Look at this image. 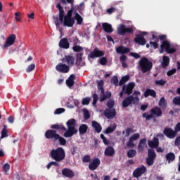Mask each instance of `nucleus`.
Wrapping results in <instances>:
<instances>
[{
  "mask_svg": "<svg viewBox=\"0 0 180 180\" xmlns=\"http://www.w3.org/2000/svg\"><path fill=\"white\" fill-rule=\"evenodd\" d=\"M89 102H91V98L86 97L82 99V105H89Z\"/></svg>",
  "mask_w": 180,
  "mask_h": 180,
  "instance_id": "obj_50",
  "label": "nucleus"
},
{
  "mask_svg": "<svg viewBox=\"0 0 180 180\" xmlns=\"http://www.w3.org/2000/svg\"><path fill=\"white\" fill-rule=\"evenodd\" d=\"M59 134H57V131L54 129H48L44 134L46 139L49 140H54V141H57V138Z\"/></svg>",
  "mask_w": 180,
  "mask_h": 180,
  "instance_id": "obj_10",
  "label": "nucleus"
},
{
  "mask_svg": "<svg viewBox=\"0 0 180 180\" xmlns=\"http://www.w3.org/2000/svg\"><path fill=\"white\" fill-rule=\"evenodd\" d=\"M76 124H77V122L74 118L69 120L66 122V126H68V130L66 129V131L63 134L64 137H66V138L72 137L74 134H77V133H78V130L75 129Z\"/></svg>",
  "mask_w": 180,
  "mask_h": 180,
  "instance_id": "obj_3",
  "label": "nucleus"
},
{
  "mask_svg": "<svg viewBox=\"0 0 180 180\" xmlns=\"http://www.w3.org/2000/svg\"><path fill=\"white\" fill-rule=\"evenodd\" d=\"M68 4H70L71 8L67 12V14H64L62 20H60L58 16H53V19L55 22L56 26H60V23L63 24V26L66 27H72L75 23V18L72 17V15L75 13V8H74V0H66Z\"/></svg>",
  "mask_w": 180,
  "mask_h": 180,
  "instance_id": "obj_1",
  "label": "nucleus"
},
{
  "mask_svg": "<svg viewBox=\"0 0 180 180\" xmlns=\"http://www.w3.org/2000/svg\"><path fill=\"white\" fill-rule=\"evenodd\" d=\"M36 68V65L34 63H32L31 65H28L26 69L27 72H32Z\"/></svg>",
  "mask_w": 180,
  "mask_h": 180,
  "instance_id": "obj_46",
  "label": "nucleus"
},
{
  "mask_svg": "<svg viewBox=\"0 0 180 180\" xmlns=\"http://www.w3.org/2000/svg\"><path fill=\"white\" fill-rule=\"evenodd\" d=\"M148 96H152V98H157V93L151 89H147L144 92V97L148 98Z\"/></svg>",
  "mask_w": 180,
  "mask_h": 180,
  "instance_id": "obj_25",
  "label": "nucleus"
},
{
  "mask_svg": "<svg viewBox=\"0 0 180 180\" xmlns=\"http://www.w3.org/2000/svg\"><path fill=\"white\" fill-rule=\"evenodd\" d=\"M169 65V57L164 56L162 57V68H167Z\"/></svg>",
  "mask_w": 180,
  "mask_h": 180,
  "instance_id": "obj_31",
  "label": "nucleus"
},
{
  "mask_svg": "<svg viewBox=\"0 0 180 180\" xmlns=\"http://www.w3.org/2000/svg\"><path fill=\"white\" fill-rule=\"evenodd\" d=\"M99 63L101 65H106V64H108V58L102 56V58L99 60Z\"/></svg>",
  "mask_w": 180,
  "mask_h": 180,
  "instance_id": "obj_44",
  "label": "nucleus"
},
{
  "mask_svg": "<svg viewBox=\"0 0 180 180\" xmlns=\"http://www.w3.org/2000/svg\"><path fill=\"white\" fill-rule=\"evenodd\" d=\"M180 131V122L177 123L174 127V131L169 127L165 128L163 133L167 139H174L176 137V134Z\"/></svg>",
  "mask_w": 180,
  "mask_h": 180,
  "instance_id": "obj_5",
  "label": "nucleus"
},
{
  "mask_svg": "<svg viewBox=\"0 0 180 180\" xmlns=\"http://www.w3.org/2000/svg\"><path fill=\"white\" fill-rule=\"evenodd\" d=\"M150 113V114L144 112L142 114V117H143V119L145 118L147 122H148V120H151V119L154 117V115L157 116V117H161V116H162V110L157 106L151 108Z\"/></svg>",
  "mask_w": 180,
  "mask_h": 180,
  "instance_id": "obj_4",
  "label": "nucleus"
},
{
  "mask_svg": "<svg viewBox=\"0 0 180 180\" xmlns=\"http://www.w3.org/2000/svg\"><path fill=\"white\" fill-rule=\"evenodd\" d=\"M11 168V165L8 163H6L4 166H3V169L5 172V174H6V172H8V171H9Z\"/></svg>",
  "mask_w": 180,
  "mask_h": 180,
  "instance_id": "obj_57",
  "label": "nucleus"
},
{
  "mask_svg": "<svg viewBox=\"0 0 180 180\" xmlns=\"http://www.w3.org/2000/svg\"><path fill=\"white\" fill-rule=\"evenodd\" d=\"M59 47H60V49H65L66 50L70 49V42H68V39L67 38H63L60 39L59 42Z\"/></svg>",
  "mask_w": 180,
  "mask_h": 180,
  "instance_id": "obj_23",
  "label": "nucleus"
},
{
  "mask_svg": "<svg viewBox=\"0 0 180 180\" xmlns=\"http://www.w3.org/2000/svg\"><path fill=\"white\" fill-rule=\"evenodd\" d=\"M105 56V52L103 51L99 50L98 48H95L90 54H89V58H98L100 57H103Z\"/></svg>",
  "mask_w": 180,
  "mask_h": 180,
  "instance_id": "obj_12",
  "label": "nucleus"
},
{
  "mask_svg": "<svg viewBox=\"0 0 180 180\" xmlns=\"http://www.w3.org/2000/svg\"><path fill=\"white\" fill-rule=\"evenodd\" d=\"M64 112H65V109L64 108H57L54 113L55 115H61V113H64Z\"/></svg>",
  "mask_w": 180,
  "mask_h": 180,
  "instance_id": "obj_51",
  "label": "nucleus"
},
{
  "mask_svg": "<svg viewBox=\"0 0 180 180\" xmlns=\"http://www.w3.org/2000/svg\"><path fill=\"white\" fill-rule=\"evenodd\" d=\"M75 75H70L68 79L66 80V85L68 86V88H71L74 86V84H75Z\"/></svg>",
  "mask_w": 180,
  "mask_h": 180,
  "instance_id": "obj_24",
  "label": "nucleus"
},
{
  "mask_svg": "<svg viewBox=\"0 0 180 180\" xmlns=\"http://www.w3.org/2000/svg\"><path fill=\"white\" fill-rule=\"evenodd\" d=\"M72 50L73 51H75V53H79L81 51H82V50H84V48H82L80 46L78 45H75L72 47Z\"/></svg>",
  "mask_w": 180,
  "mask_h": 180,
  "instance_id": "obj_41",
  "label": "nucleus"
},
{
  "mask_svg": "<svg viewBox=\"0 0 180 180\" xmlns=\"http://www.w3.org/2000/svg\"><path fill=\"white\" fill-rule=\"evenodd\" d=\"M56 8H58L59 11V15L58 18H60V20H63V18H64V15H65V11H64V8L60 3L56 5Z\"/></svg>",
  "mask_w": 180,
  "mask_h": 180,
  "instance_id": "obj_30",
  "label": "nucleus"
},
{
  "mask_svg": "<svg viewBox=\"0 0 180 180\" xmlns=\"http://www.w3.org/2000/svg\"><path fill=\"white\" fill-rule=\"evenodd\" d=\"M107 106L108 108L107 109H113V106H115V101L112 100H110L107 102Z\"/></svg>",
  "mask_w": 180,
  "mask_h": 180,
  "instance_id": "obj_48",
  "label": "nucleus"
},
{
  "mask_svg": "<svg viewBox=\"0 0 180 180\" xmlns=\"http://www.w3.org/2000/svg\"><path fill=\"white\" fill-rule=\"evenodd\" d=\"M88 131V125L82 124L79 127V134H85Z\"/></svg>",
  "mask_w": 180,
  "mask_h": 180,
  "instance_id": "obj_33",
  "label": "nucleus"
},
{
  "mask_svg": "<svg viewBox=\"0 0 180 180\" xmlns=\"http://www.w3.org/2000/svg\"><path fill=\"white\" fill-rule=\"evenodd\" d=\"M165 50L168 54H174V53H176V49L171 47V44L167 40L163 41L160 45V49L159 51L160 54H162Z\"/></svg>",
  "mask_w": 180,
  "mask_h": 180,
  "instance_id": "obj_6",
  "label": "nucleus"
},
{
  "mask_svg": "<svg viewBox=\"0 0 180 180\" xmlns=\"http://www.w3.org/2000/svg\"><path fill=\"white\" fill-rule=\"evenodd\" d=\"M134 41L139 46H146V44H147V39H146V38H144V35L141 34H136Z\"/></svg>",
  "mask_w": 180,
  "mask_h": 180,
  "instance_id": "obj_14",
  "label": "nucleus"
},
{
  "mask_svg": "<svg viewBox=\"0 0 180 180\" xmlns=\"http://www.w3.org/2000/svg\"><path fill=\"white\" fill-rule=\"evenodd\" d=\"M8 137V131H6V126L4 125V128L1 131V139Z\"/></svg>",
  "mask_w": 180,
  "mask_h": 180,
  "instance_id": "obj_49",
  "label": "nucleus"
},
{
  "mask_svg": "<svg viewBox=\"0 0 180 180\" xmlns=\"http://www.w3.org/2000/svg\"><path fill=\"white\" fill-rule=\"evenodd\" d=\"M134 82H129L127 85L124 84L122 88V91L120 93V98H123V95L130 96L133 94V89H134Z\"/></svg>",
  "mask_w": 180,
  "mask_h": 180,
  "instance_id": "obj_7",
  "label": "nucleus"
},
{
  "mask_svg": "<svg viewBox=\"0 0 180 180\" xmlns=\"http://www.w3.org/2000/svg\"><path fill=\"white\" fill-rule=\"evenodd\" d=\"M99 165H101V160L99 158L94 159L89 165V169H90V171H95Z\"/></svg>",
  "mask_w": 180,
  "mask_h": 180,
  "instance_id": "obj_19",
  "label": "nucleus"
},
{
  "mask_svg": "<svg viewBox=\"0 0 180 180\" xmlns=\"http://www.w3.org/2000/svg\"><path fill=\"white\" fill-rule=\"evenodd\" d=\"M62 174L66 176V178H74V176H75L74 172L68 168H65L62 170Z\"/></svg>",
  "mask_w": 180,
  "mask_h": 180,
  "instance_id": "obj_21",
  "label": "nucleus"
},
{
  "mask_svg": "<svg viewBox=\"0 0 180 180\" xmlns=\"http://www.w3.org/2000/svg\"><path fill=\"white\" fill-rule=\"evenodd\" d=\"M113 154H115V149L113 147L109 146L105 150V155L107 157H112Z\"/></svg>",
  "mask_w": 180,
  "mask_h": 180,
  "instance_id": "obj_32",
  "label": "nucleus"
},
{
  "mask_svg": "<svg viewBox=\"0 0 180 180\" xmlns=\"http://www.w3.org/2000/svg\"><path fill=\"white\" fill-rule=\"evenodd\" d=\"M99 101V97H98V94H93V106H96V103Z\"/></svg>",
  "mask_w": 180,
  "mask_h": 180,
  "instance_id": "obj_47",
  "label": "nucleus"
},
{
  "mask_svg": "<svg viewBox=\"0 0 180 180\" xmlns=\"http://www.w3.org/2000/svg\"><path fill=\"white\" fill-rule=\"evenodd\" d=\"M116 110L112 109H105L104 111V115L107 119H114L116 117Z\"/></svg>",
  "mask_w": 180,
  "mask_h": 180,
  "instance_id": "obj_18",
  "label": "nucleus"
},
{
  "mask_svg": "<svg viewBox=\"0 0 180 180\" xmlns=\"http://www.w3.org/2000/svg\"><path fill=\"white\" fill-rule=\"evenodd\" d=\"M134 155H136V150L131 149L128 151L127 153V157L129 158H133V157H134Z\"/></svg>",
  "mask_w": 180,
  "mask_h": 180,
  "instance_id": "obj_45",
  "label": "nucleus"
},
{
  "mask_svg": "<svg viewBox=\"0 0 180 180\" xmlns=\"http://www.w3.org/2000/svg\"><path fill=\"white\" fill-rule=\"evenodd\" d=\"M116 129V127H108L105 131V134H109L110 133H113V131H115V130Z\"/></svg>",
  "mask_w": 180,
  "mask_h": 180,
  "instance_id": "obj_43",
  "label": "nucleus"
},
{
  "mask_svg": "<svg viewBox=\"0 0 180 180\" xmlns=\"http://www.w3.org/2000/svg\"><path fill=\"white\" fill-rule=\"evenodd\" d=\"M51 129L55 130H62V131H67V128L63 125V124H54L51 126Z\"/></svg>",
  "mask_w": 180,
  "mask_h": 180,
  "instance_id": "obj_29",
  "label": "nucleus"
},
{
  "mask_svg": "<svg viewBox=\"0 0 180 180\" xmlns=\"http://www.w3.org/2000/svg\"><path fill=\"white\" fill-rule=\"evenodd\" d=\"M16 40V35L15 34H10L4 44V47H11V46H13L15 44V41Z\"/></svg>",
  "mask_w": 180,
  "mask_h": 180,
  "instance_id": "obj_17",
  "label": "nucleus"
},
{
  "mask_svg": "<svg viewBox=\"0 0 180 180\" xmlns=\"http://www.w3.org/2000/svg\"><path fill=\"white\" fill-rule=\"evenodd\" d=\"M165 157L166 158H175V154L174 153H169Z\"/></svg>",
  "mask_w": 180,
  "mask_h": 180,
  "instance_id": "obj_63",
  "label": "nucleus"
},
{
  "mask_svg": "<svg viewBox=\"0 0 180 180\" xmlns=\"http://www.w3.org/2000/svg\"><path fill=\"white\" fill-rule=\"evenodd\" d=\"M147 172V167L146 166L142 165L141 167H138L134 169L133 172V177L134 178H140L143 174H146Z\"/></svg>",
  "mask_w": 180,
  "mask_h": 180,
  "instance_id": "obj_13",
  "label": "nucleus"
},
{
  "mask_svg": "<svg viewBox=\"0 0 180 180\" xmlns=\"http://www.w3.org/2000/svg\"><path fill=\"white\" fill-rule=\"evenodd\" d=\"M133 139H131V138L129 139L128 143H127V146L128 147H134V143H133Z\"/></svg>",
  "mask_w": 180,
  "mask_h": 180,
  "instance_id": "obj_64",
  "label": "nucleus"
},
{
  "mask_svg": "<svg viewBox=\"0 0 180 180\" xmlns=\"http://www.w3.org/2000/svg\"><path fill=\"white\" fill-rule=\"evenodd\" d=\"M175 72H176V69L173 68L167 72V77H171L172 75H174V74H175Z\"/></svg>",
  "mask_w": 180,
  "mask_h": 180,
  "instance_id": "obj_55",
  "label": "nucleus"
},
{
  "mask_svg": "<svg viewBox=\"0 0 180 180\" xmlns=\"http://www.w3.org/2000/svg\"><path fill=\"white\" fill-rule=\"evenodd\" d=\"M158 105L160 108H165V106H167V101H165V98L162 97L159 101Z\"/></svg>",
  "mask_w": 180,
  "mask_h": 180,
  "instance_id": "obj_36",
  "label": "nucleus"
},
{
  "mask_svg": "<svg viewBox=\"0 0 180 180\" xmlns=\"http://www.w3.org/2000/svg\"><path fill=\"white\" fill-rule=\"evenodd\" d=\"M148 146L150 148H157L160 146V140L157 137H154L153 141H148Z\"/></svg>",
  "mask_w": 180,
  "mask_h": 180,
  "instance_id": "obj_22",
  "label": "nucleus"
},
{
  "mask_svg": "<svg viewBox=\"0 0 180 180\" xmlns=\"http://www.w3.org/2000/svg\"><path fill=\"white\" fill-rule=\"evenodd\" d=\"M139 101V96H137L135 97L133 96H129L122 101V108H128V106H130L131 103H133V105H137Z\"/></svg>",
  "mask_w": 180,
  "mask_h": 180,
  "instance_id": "obj_8",
  "label": "nucleus"
},
{
  "mask_svg": "<svg viewBox=\"0 0 180 180\" xmlns=\"http://www.w3.org/2000/svg\"><path fill=\"white\" fill-rule=\"evenodd\" d=\"M134 30H133V28H127L126 25L123 24L120 25V27L117 28V34H120V36H124L126 33H134Z\"/></svg>",
  "mask_w": 180,
  "mask_h": 180,
  "instance_id": "obj_11",
  "label": "nucleus"
},
{
  "mask_svg": "<svg viewBox=\"0 0 180 180\" xmlns=\"http://www.w3.org/2000/svg\"><path fill=\"white\" fill-rule=\"evenodd\" d=\"M91 127L96 133H101V131H102V126L96 121L91 122Z\"/></svg>",
  "mask_w": 180,
  "mask_h": 180,
  "instance_id": "obj_26",
  "label": "nucleus"
},
{
  "mask_svg": "<svg viewBox=\"0 0 180 180\" xmlns=\"http://www.w3.org/2000/svg\"><path fill=\"white\" fill-rule=\"evenodd\" d=\"M116 52L117 54H122V56L127 54V53H130V48H127L123 46H119L116 48Z\"/></svg>",
  "mask_w": 180,
  "mask_h": 180,
  "instance_id": "obj_20",
  "label": "nucleus"
},
{
  "mask_svg": "<svg viewBox=\"0 0 180 180\" xmlns=\"http://www.w3.org/2000/svg\"><path fill=\"white\" fill-rule=\"evenodd\" d=\"M115 11H116V8L110 7V8H108L106 10V13H108V15H112V13H113V12H115Z\"/></svg>",
  "mask_w": 180,
  "mask_h": 180,
  "instance_id": "obj_56",
  "label": "nucleus"
},
{
  "mask_svg": "<svg viewBox=\"0 0 180 180\" xmlns=\"http://www.w3.org/2000/svg\"><path fill=\"white\" fill-rule=\"evenodd\" d=\"M148 158H155L157 155H155V152L153 149L148 150Z\"/></svg>",
  "mask_w": 180,
  "mask_h": 180,
  "instance_id": "obj_42",
  "label": "nucleus"
},
{
  "mask_svg": "<svg viewBox=\"0 0 180 180\" xmlns=\"http://www.w3.org/2000/svg\"><path fill=\"white\" fill-rule=\"evenodd\" d=\"M62 63H66L69 67H72L75 64V58L71 55H66L62 58Z\"/></svg>",
  "mask_w": 180,
  "mask_h": 180,
  "instance_id": "obj_16",
  "label": "nucleus"
},
{
  "mask_svg": "<svg viewBox=\"0 0 180 180\" xmlns=\"http://www.w3.org/2000/svg\"><path fill=\"white\" fill-rule=\"evenodd\" d=\"M120 63H126L127 60V56L126 55H122L120 58Z\"/></svg>",
  "mask_w": 180,
  "mask_h": 180,
  "instance_id": "obj_61",
  "label": "nucleus"
},
{
  "mask_svg": "<svg viewBox=\"0 0 180 180\" xmlns=\"http://www.w3.org/2000/svg\"><path fill=\"white\" fill-rule=\"evenodd\" d=\"M139 67L143 74H147L153 70V62L148 58L142 57L139 62Z\"/></svg>",
  "mask_w": 180,
  "mask_h": 180,
  "instance_id": "obj_2",
  "label": "nucleus"
},
{
  "mask_svg": "<svg viewBox=\"0 0 180 180\" xmlns=\"http://www.w3.org/2000/svg\"><path fill=\"white\" fill-rule=\"evenodd\" d=\"M146 164L149 167H151L154 164V158H146Z\"/></svg>",
  "mask_w": 180,
  "mask_h": 180,
  "instance_id": "obj_52",
  "label": "nucleus"
},
{
  "mask_svg": "<svg viewBox=\"0 0 180 180\" xmlns=\"http://www.w3.org/2000/svg\"><path fill=\"white\" fill-rule=\"evenodd\" d=\"M111 82L115 85V86H119V78H117V76H114L111 79Z\"/></svg>",
  "mask_w": 180,
  "mask_h": 180,
  "instance_id": "obj_38",
  "label": "nucleus"
},
{
  "mask_svg": "<svg viewBox=\"0 0 180 180\" xmlns=\"http://www.w3.org/2000/svg\"><path fill=\"white\" fill-rule=\"evenodd\" d=\"M20 15L21 14L19 12L15 13V19L17 22H20Z\"/></svg>",
  "mask_w": 180,
  "mask_h": 180,
  "instance_id": "obj_62",
  "label": "nucleus"
},
{
  "mask_svg": "<svg viewBox=\"0 0 180 180\" xmlns=\"http://www.w3.org/2000/svg\"><path fill=\"white\" fill-rule=\"evenodd\" d=\"M56 71L61 72L62 74H67L70 72V67L65 63H59L56 66Z\"/></svg>",
  "mask_w": 180,
  "mask_h": 180,
  "instance_id": "obj_15",
  "label": "nucleus"
},
{
  "mask_svg": "<svg viewBox=\"0 0 180 180\" xmlns=\"http://www.w3.org/2000/svg\"><path fill=\"white\" fill-rule=\"evenodd\" d=\"M102 26L104 32H105L106 33H112L113 32V28H112V25L108 22H103L102 24Z\"/></svg>",
  "mask_w": 180,
  "mask_h": 180,
  "instance_id": "obj_27",
  "label": "nucleus"
},
{
  "mask_svg": "<svg viewBox=\"0 0 180 180\" xmlns=\"http://www.w3.org/2000/svg\"><path fill=\"white\" fill-rule=\"evenodd\" d=\"M173 103L174 105H180V96H176L173 98Z\"/></svg>",
  "mask_w": 180,
  "mask_h": 180,
  "instance_id": "obj_54",
  "label": "nucleus"
},
{
  "mask_svg": "<svg viewBox=\"0 0 180 180\" xmlns=\"http://www.w3.org/2000/svg\"><path fill=\"white\" fill-rule=\"evenodd\" d=\"M73 15H75L74 19L77 21V25H82L84 18L77 12V10H75V13H73Z\"/></svg>",
  "mask_w": 180,
  "mask_h": 180,
  "instance_id": "obj_28",
  "label": "nucleus"
},
{
  "mask_svg": "<svg viewBox=\"0 0 180 180\" xmlns=\"http://www.w3.org/2000/svg\"><path fill=\"white\" fill-rule=\"evenodd\" d=\"M130 56H131V57H134V58H136V59L140 58L141 57L140 54L134 52H131Z\"/></svg>",
  "mask_w": 180,
  "mask_h": 180,
  "instance_id": "obj_60",
  "label": "nucleus"
},
{
  "mask_svg": "<svg viewBox=\"0 0 180 180\" xmlns=\"http://www.w3.org/2000/svg\"><path fill=\"white\" fill-rule=\"evenodd\" d=\"M98 89L101 91V94H105V89H103V80H101L98 82Z\"/></svg>",
  "mask_w": 180,
  "mask_h": 180,
  "instance_id": "obj_35",
  "label": "nucleus"
},
{
  "mask_svg": "<svg viewBox=\"0 0 180 180\" xmlns=\"http://www.w3.org/2000/svg\"><path fill=\"white\" fill-rule=\"evenodd\" d=\"M129 79H130V76H129V75H125V76L122 77L119 82L120 86H122V85H124V84H126V82H127V81H129Z\"/></svg>",
  "mask_w": 180,
  "mask_h": 180,
  "instance_id": "obj_34",
  "label": "nucleus"
},
{
  "mask_svg": "<svg viewBox=\"0 0 180 180\" xmlns=\"http://www.w3.org/2000/svg\"><path fill=\"white\" fill-rule=\"evenodd\" d=\"M166 84H167V80H164L162 79L155 81V84L158 85L159 86H164V85Z\"/></svg>",
  "mask_w": 180,
  "mask_h": 180,
  "instance_id": "obj_39",
  "label": "nucleus"
},
{
  "mask_svg": "<svg viewBox=\"0 0 180 180\" xmlns=\"http://www.w3.org/2000/svg\"><path fill=\"white\" fill-rule=\"evenodd\" d=\"M57 140H58L59 144H60V146H65V144H67V140H65V139L63 138L60 135H58Z\"/></svg>",
  "mask_w": 180,
  "mask_h": 180,
  "instance_id": "obj_37",
  "label": "nucleus"
},
{
  "mask_svg": "<svg viewBox=\"0 0 180 180\" xmlns=\"http://www.w3.org/2000/svg\"><path fill=\"white\" fill-rule=\"evenodd\" d=\"M83 113L85 120H88L91 117V114H89V111L87 109H84Z\"/></svg>",
  "mask_w": 180,
  "mask_h": 180,
  "instance_id": "obj_40",
  "label": "nucleus"
},
{
  "mask_svg": "<svg viewBox=\"0 0 180 180\" xmlns=\"http://www.w3.org/2000/svg\"><path fill=\"white\" fill-rule=\"evenodd\" d=\"M130 139L134 141L138 139H140V134L139 133L134 134L133 136L130 137Z\"/></svg>",
  "mask_w": 180,
  "mask_h": 180,
  "instance_id": "obj_59",
  "label": "nucleus"
},
{
  "mask_svg": "<svg viewBox=\"0 0 180 180\" xmlns=\"http://www.w3.org/2000/svg\"><path fill=\"white\" fill-rule=\"evenodd\" d=\"M134 164H136V162L131 159L126 162L125 165H127V167H130V165H134Z\"/></svg>",
  "mask_w": 180,
  "mask_h": 180,
  "instance_id": "obj_58",
  "label": "nucleus"
},
{
  "mask_svg": "<svg viewBox=\"0 0 180 180\" xmlns=\"http://www.w3.org/2000/svg\"><path fill=\"white\" fill-rule=\"evenodd\" d=\"M125 132H126L125 137H129V136H130V134L133 133L134 131H133V129L128 127L126 129Z\"/></svg>",
  "mask_w": 180,
  "mask_h": 180,
  "instance_id": "obj_53",
  "label": "nucleus"
},
{
  "mask_svg": "<svg viewBox=\"0 0 180 180\" xmlns=\"http://www.w3.org/2000/svg\"><path fill=\"white\" fill-rule=\"evenodd\" d=\"M51 158H65V152L63 148L53 149L50 153Z\"/></svg>",
  "mask_w": 180,
  "mask_h": 180,
  "instance_id": "obj_9",
  "label": "nucleus"
}]
</instances>
